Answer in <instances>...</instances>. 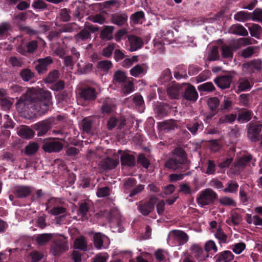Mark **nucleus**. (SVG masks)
Segmentation results:
<instances>
[{
  "label": "nucleus",
  "mask_w": 262,
  "mask_h": 262,
  "mask_svg": "<svg viewBox=\"0 0 262 262\" xmlns=\"http://www.w3.org/2000/svg\"><path fill=\"white\" fill-rule=\"evenodd\" d=\"M51 93L41 89L33 88L28 90L16 104V108L19 113L26 111V105L30 107L39 115L45 114L52 104Z\"/></svg>",
  "instance_id": "f257e3e1"
},
{
  "label": "nucleus",
  "mask_w": 262,
  "mask_h": 262,
  "mask_svg": "<svg viewBox=\"0 0 262 262\" xmlns=\"http://www.w3.org/2000/svg\"><path fill=\"white\" fill-rule=\"evenodd\" d=\"M173 32L171 31H167L166 32L160 30L157 33L156 37L153 40V46L155 52L162 53L164 50V45H168L176 42Z\"/></svg>",
  "instance_id": "f03ea898"
},
{
  "label": "nucleus",
  "mask_w": 262,
  "mask_h": 262,
  "mask_svg": "<svg viewBox=\"0 0 262 262\" xmlns=\"http://www.w3.org/2000/svg\"><path fill=\"white\" fill-rule=\"evenodd\" d=\"M189 239V236L182 230H172L168 233L167 241L171 246H181L186 244Z\"/></svg>",
  "instance_id": "7ed1b4c3"
},
{
  "label": "nucleus",
  "mask_w": 262,
  "mask_h": 262,
  "mask_svg": "<svg viewBox=\"0 0 262 262\" xmlns=\"http://www.w3.org/2000/svg\"><path fill=\"white\" fill-rule=\"evenodd\" d=\"M216 197V194L210 189H206L201 191L197 199V202L201 207H204L212 203Z\"/></svg>",
  "instance_id": "20e7f679"
},
{
  "label": "nucleus",
  "mask_w": 262,
  "mask_h": 262,
  "mask_svg": "<svg viewBox=\"0 0 262 262\" xmlns=\"http://www.w3.org/2000/svg\"><path fill=\"white\" fill-rule=\"evenodd\" d=\"M68 249L69 246L67 238L63 236H61L53 244L51 249V253L53 255L59 256L67 251Z\"/></svg>",
  "instance_id": "39448f33"
},
{
  "label": "nucleus",
  "mask_w": 262,
  "mask_h": 262,
  "mask_svg": "<svg viewBox=\"0 0 262 262\" xmlns=\"http://www.w3.org/2000/svg\"><path fill=\"white\" fill-rule=\"evenodd\" d=\"M157 202L155 196H151L148 201L144 203H137L138 210L143 215H147L153 211Z\"/></svg>",
  "instance_id": "423d86ee"
},
{
  "label": "nucleus",
  "mask_w": 262,
  "mask_h": 262,
  "mask_svg": "<svg viewBox=\"0 0 262 262\" xmlns=\"http://www.w3.org/2000/svg\"><path fill=\"white\" fill-rule=\"evenodd\" d=\"M62 148V144L55 139L46 140L42 145V149L48 152H59Z\"/></svg>",
  "instance_id": "0eeeda50"
},
{
  "label": "nucleus",
  "mask_w": 262,
  "mask_h": 262,
  "mask_svg": "<svg viewBox=\"0 0 262 262\" xmlns=\"http://www.w3.org/2000/svg\"><path fill=\"white\" fill-rule=\"evenodd\" d=\"M94 242L95 246L98 249L106 248L110 244L108 237L100 233H96L95 234L94 236Z\"/></svg>",
  "instance_id": "6e6552de"
},
{
  "label": "nucleus",
  "mask_w": 262,
  "mask_h": 262,
  "mask_svg": "<svg viewBox=\"0 0 262 262\" xmlns=\"http://www.w3.org/2000/svg\"><path fill=\"white\" fill-rule=\"evenodd\" d=\"M37 64L35 69L39 74H42L48 70V67L53 62V60L50 56H47L44 58H40L37 60Z\"/></svg>",
  "instance_id": "1a4fd4ad"
},
{
  "label": "nucleus",
  "mask_w": 262,
  "mask_h": 262,
  "mask_svg": "<svg viewBox=\"0 0 262 262\" xmlns=\"http://www.w3.org/2000/svg\"><path fill=\"white\" fill-rule=\"evenodd\" d=\"M261 124H253L250 123L248 130V137L252 141L259 140V134L261 130Z\"/></svg>",
  "instance_id": "9d476101"
},
{
  "label": "nucleus",
  "mask_w": 262,
  "mask_h": 262,
  "mask_svg": "<svg viewBox=\"0 0 262 262\" xmlns=\"http://www.w3.org/2000/svg\"><path fill=\"white\" fill-rule=\"evenodd\" d=\"M148 66L146 64H138L130 70V74L135 77H140L145 75Z\"/></svg>",
  "instance_id": "9b49d317"
},
{
  "label": "nucleus",
  "mask_w": 262,
  "mask_h": 262,
  "mask_svg": "<svg viewBox=\"0 0 262 262\" xmlns=\"http://www.w3.org/2000/svg\"><path fill=\"white\" fill-rule=\"evenodd\" d=\"M121 151L119 150L118 153L114 155L113 159L110 158H106L103 162V166L106 169H112L116 167L119 163L120 158L119 154H121Z\"/></svg>",
  "instance_id": "f8f14e48"
},
{
  "label": "nucleus",
  "mask_w": 262,
  "mask_h": 262,
  "mask_svg": "<svg viewBox=\"0 0 262 262\" xmlns=\"http://www.w3.org/2000/svg\"><path fill=\"white\" fill-rule=\"evenodd\" d=\"M128 41L129 42V50L130 52H134L140 49L143 42L142 40L139 37L134 35H131L128 37Z\"/></svg>",
  "instance_id": "ddd939ff"
},
{
  "label": "nucleus",
  "mask_w": 262,
  "mask_h": 262,
  "mask_svg": "<svg viewBox=\"0 0 262 262\" xmlns=\"http://www.w3.org/2000/svg\"><path fill=\"white\" fill-rule=\"evenodd\" d=\"M184 97L189 101H195L198 98V94L194 86L188 84L184 92Z\"/></svg>",
  "instance_id": "4468645a"
},
{
  "label": "nucleus",
  "mask_w": 262,
  "mask_h": 262,
  "mask_svg": "<svg viewBox=\"0 0 262 262\" xmlns=\"http://www.w3.org/2000/svg\"><path fill=\"white\" fill-rule=\"evenodd\" d=\"M79 95L82 98L87 100H93L96 98L95 89L91 87H87L80 90Z\"/></svg>",
  "instance_id": "2eb2a0df"
},
{
  "label": "nucleus",
  "mask_w": 262,
  "mask_h": 262,
  "mask_svg": "<svg viewBox=\"0 0 262 262\" xmlns=\"http://www.w3.org/2000/svg\"><path fill=\"white\" fill-rule=\"evenodd\" d=\"M232 77L229 75L219 77L214 80L216 84L222 89H225L230 86Z\"/></svg>",
  "instance_id": "dca6fc26"
},
{
  "label": "nucleus",
  "mask_w": 262,
  "mask_h": 262,
  "mask_svg": "<svg viewBox=\"0 0 262 262\" xmlns=\"http://www.w3.org/2000/svg\"><path fill=\"white\" fill-rule=\"evenodd\" d=\"M34 128L38 131V136H41L45 135L50 129V124L48 122L46 121H40L33 125Z\"/></svg>",
  "instance_id": "f3484780"
},
{
  "label": "nucleus",
  "mask_w": 262,
  "mask_h": 262,
  "mask_svg": "<svg viewBox=\"0 0 262 262\" xmlns=\"http://www.w3.org/2000/svg\"><path fill=\"white\" fill-rule=\"evenodd\" d=\"M261 67V61L259 59L254 60L243 65V72L247 73L249 70L252 71L253 69L259 70Z\"/></svg>",
  "instance_id": "a211bd4d"
},
{
  "label": "nucleus",
  "mask_w": 262,
  "mask_h": 262,
  "mask_svg": "<svg viewBox=\"0 0 262 262\" xmlns=\"http://www.w3.org/2000/svg\"><path fill=\"white\" fill-rule=\"evenodd\" d=\"M159 127L161 130H165L167 132H170L177 128L176 122L172 120L165 121L158 123Z\"/></svg>",
  "instance_id": "6ab92c4d"
},
{
  "label": "nucleus",
  "mask_w": 262,
  "mask_h": 262,
  "mask_svg": "<svg viewBox=\"0 0 262 262\" xmlns=\"http://www.w3.org/2000/svg\"><path fill=\"white\" fill-rule=\"evenodd\" d=\"M120 156V160L122 165H127L129 166H134L135 164V158L126 152L121 151Z\"/></svg>",
  "instance_id": "aec40b11"
},
{
  "label": "nucleus",
  "mask_w": 262,
  "mask_h": 262,
  "mask_svg": "<svg viewBox=\"0 0 262 262\" xmlns=\"http://www.w3.org/2000/svg\"><path fill=\"white\" fill-rule=\"evenodd\" d=\"M114 27L112 26H105L100 33V37L102 39L111 40L113 38V33Z\"/></svg>",
  "instance_id": "412c9836"
},
{
  "label": "nucleus",
  "mask_w": 262,
  "mask_h": 262,
  "mask_svg": "<svg viewBox=\"0 0 262 262\" xmlns=\"http://www.w3.org/2000/svg\"><path fill=\"white\" fill-rule=\"evenodd\" d=\"M252 159L250 155L243 156L239 158L235 163L236 170H239L246 166Z\"/></svg>",
  "instance_id": "4be33fe9"
},
{
  "label": "nucleus",
  "mask_w": 262,
  "mask_h": 262,
  "mask_svg": "<svg viewBox=\"0 0 262 262\" xmlns=\"http://www.w3.org/2000/svg\"><path fill=\"white\" fill-rule=\"evenodd\" d=\"M115 105L113 101L110 98H106L103 101L101 107V111L103 113L109 114L114 111Z\"/></svg>",
  "instance_id": "5701e85b"
},
{
  "label": "nucleus",
  "mask_w": 262,
  "mask_h": 262,
  "mask_svg": "<svg viewBox=\"0 0 262 262\" xmlns=\"http://www.w3.org/2000/svg\"><path fill=\"white\" fill-rule=\"evenodd\" d=\"M180 93V86L178 84H172L167 88V94L172 99L177 98Z\"/></svg>",
  "instance_id": "b1692460"
},
{
  "label": "nucleus",
  "mask_w": 262,
  "mask_h": 262,
  "mask_svg": "<svg viewBox=\"0 0 262 262\" xmlns=\"http://www.w3.org/2000/svg\"><path fill=\"white\" fill-rule=\"evenodd\" d=\"M112 22L118 26L124 25L127 21V16L125 14H116L112 17Z\"/></svg>",
  "instance_id": "393cba45"
},
{
  "label": "nucleus",
  "mask_w": 262,
  "mask_h": 262,
  "mask_svg": "<svg viewBox=\"0 0 262 262\" xmlns=\"http://www.w3.org/2000/svg\"><path fill=\"white\" fill-rule=\"evenodd\" d=\"M252 86V82L246 78H241L238 80V91L239 92L249 90Z\"/></svg>",
  "instance_id": "a878e982"
},
{
  "label": "nucleus",
  "mask_w": 262,
  "mask_h": 262,
  "mask_svg": "<svg viewBox=\"0 0 262 262\" xmlns=\"http://www.w3.org/2000/svg\"><path fill=\"white\" fill-rule=\"evenodd\" d=\"M245 220L248 224H253L255 226H262V219L257 215H252L250 214H246Z\"/></svg>",
  "instance_id": "bb28decb"
},
{
  "label": "nucleus",
  "mask_w": 262,
  "mask_h": 262,
  "mask_svg": "<svg viewBox=\"0 0 262 262\" xmlns=\"http://www.w3.org/2000/svg\"><path fill=\"white\" fill-rule=\"evenodd\" d=\"M74 38L77 42L84 41L91 39V34L89 31L84 29L76 34Z\"/></svg>",
  "instance_id": "cd10ccee"
},
{
  "label": "nucleus",
  "mask_w": 262,
  "mask_h": 262,
  "mask_svg": "<svg viewBox=\"0 0 262 262\" xmlns=\"http://www.w3.org/2000/svg\"><path fill=\"white\" fill-rule=\"evenodd\" d=\"M234 257V255L230 251H225L219 254L217 261L221 262H229L231 261Z\"/></svg>",
  "instance_id": "c85d7f7f"
},
{
  "label": "nucleus",
  "mask_w": 262,
  "mask_h": 262,
  "mask_svg": "<svg viewBox=\"0 0 262 262\" xmlns=\"http://www.w3.org/2000/svg\"><path fill=\"white\" fill-rule=\"evenodd\" d=\"M19 136L25 139H30L34 135V132L28 127H23L17 133Z\"/></svg>",
  "instance_id": "c756f323"
},
{
  "label": "nucleus",
  "mask_w": 262,
  "mask_h": 262,
  "mask_svg": "<svg viewBox=\"0 0 262 262\" xmlns=\"http://www.w3.org/2000/svg\"><path fill=\"white\" fill-rule=\"evenodd\" d=\"M181 164L182 163L177 159L171 158L165 163V166L169 169L176 170L181 168Z\"/></svg>",
  "instance_id": "7c9ffc66"
},
{
  "label": "nucleus",
  "mask_w": 262,
  "mask_h": 262,
  "mask_svg": "<svg viewBox=\"0 0 262 262\" xmlns=\"http://www.w3.org/2000/svg\"><path fill=\"white\" fill-rule=\"evenodd\" d=\"M74 247L83 251L87 249V242L83 236H80L74 241Z\"/></svg>",
  "instance_id": "2f4dec72"
},
{
  "label": "nucleus",
  "mask_w": 262,
  "mask_h": 262,
  "mask_svg": "<svg viewBox=\"0 0 262 262\" xmlns=\"http://www.w3.org/2000/svg\"><path fill=\"white\" fill-rule=\"evenodd\" d=\"M231 32L233 34L243 36H246L248 34L247 30L241 25L233 26L231 29Z\"/></svg>",
  "instance_id": "473e14b6"
},
{
  "label": "nucleus",
  "mask_w": 262,
  "mask_h": 262,
  "mask_svg": "<svg viewBox=\"0 0 262 262\" xmlns=\"http://www.w3.org/2000/svg\"><path fill=\"white\" fill-rule=\"evenodd\" d=\"M27 51H23L20 47L18 49V52L23 55H26L27 52L33 53L37 48V42L36 40H32L29 41L27 45Z\"/></svg>",
  "instance_id": "72a5a7b5"
},
{
  "label": "nucleus",
  "mask_w": 262,
  "mask_h": 262,
  "mask_svg": "<svg viewBox=\"0 0 262 262\" xmlns=\"http://www.w3.org/2000/svg\"><path fill=\"white\" fill-rule=\"evenodd\" d=\"M126 75L125 73L120 70L115 72L114 74L113 81L115 83H124L126 81Z\"/></svg>",
  "instance_id": "f704fd0d"
},
{
  "label": "nucleus",
  "mask_w": 262,
  "mask_h": 262,
  "mask_svg": "<svg viewBox=\"0 0 262 262\" xmlns=\"http://www.w3.org/2000/svg\"><path fill=\"white\" fill-rule=\"evenodd\" d=\"M31 192L30 188L28 186H19L16 189V195L19 198L28 196Z\"/></svg>",
  "instance_id": "c9c22d12"
},
{
  "label": "nucleus",
  "mask_w": 262,
  "mask_h": 262,
  "mask_svg": "<svg viewBox=\"0 0 262 262\" xmlns=\"http://www.w3.org/2000/svg\"><path fill=\"white\" fill-rule=\"evenodd\" d=\"M53 237L51 233H43L38 234L36 237V242L39 245H43L49 242Z\"/></svg>",
  "instance_id": "e433bc0d"
},
{
  "label": "nucleus",
  "mask_w": 262,
  "mask_h": 262,
  "mask_svg": "<svg viewBox=\"0 0 262 262\" xmlns=\"http://www.w3.org/2000/svg\"><path fill=\"white\" fill-rule=\"evenodd\" d=\"M83 62L81 60L77 63V67L78 71L82 74H86L90 72L93 68V64L90 63H87L84 66L81 63Z\"/></svg>",
  "instance_id": "4c0bfd02"
},
{
  "label": "nucleus",
  "mask_w": 262,
  "mask_h": 262,
  "mask_svg": "<svg viewBox=\"0 0 262 262\" xmlns=\"http://www.w3.org/2000/svg\"><path fill=\"white\" fill-rule=\"evenodd\" d=\"M251 14L245 11H239L234 15V19L238 21L244 22L250 19Z\"/></svg>",
  "instance_id": "58836bf2"
},
{
  "label": "nucleus",
  "mask_w": 262,
  "mask_h": 262,
  "mask_svg": "<svg viewBox=\"0 0 262 262\" xmlns=\"http://www.w3.org/2000/svg\"><path fill=\"white\" fill-rule=\"evenodd\" d=\"M252 112L244 110L239 113L237 119L240 122H248L251 118Z\"/></svg>",
  "instance_id": "ea45409f"
},
{
  "label": "nucleus",
  "mask_w": 262,
  "mask_h": 262,
  "mask_svg": "<svg viewBox=\"0 0 262 262\" xmlns=\"http://www.w3.org/2000/svg\"><path fill=\"white\" fill-rule=\"evenodd\" d=\"M144 14L143 11H138L131 16V20L135 24H141L144 20Z\"/></svg>",
  "instance_id": "a19ab883"
},
{
  "label": "nucleus",
  "mask_w": 262,
  "mask_h": 262,
  "mask_svg": "<svg viewBox=\"0 0 262 262\" xmlns=\"http://www.w3.org/2000/svg\"><path fill=\"white\" fill-rule=\"evenodd\" d=\"M248 28L251 36L258 38L261 30V28L258 25L253 24Z\"/></svg>",
  "instance_id": "79ce46f5"
},
{
  "label": "nucleus",
  "mask_w": 262,
  "mask_h": 262,
  "mask_svg": "<svg viewBox=\"0 0 262 262\" xmlns=\"http://www.w3.org/2000/svg\"><path fill=\"white\" fill-rule=\"evenodd\" d=\"M198 89L200 92H211L215 90V87L211 82H205L199 85Z\"/></svg>",
  "instance_id": "37998d69"
},
{
  "label": "nucleus",
  "mask_w": 262,
  "mask_h": 262,
  "mask_svg": "<svg viewBox=\"0 0 262 262\" xmlns=\"http://www.w3.org/2000/svg\"><path fill=\"white\" fill-rule=\"evenodd\" d=\"M238 187L237 183L234 181H229L227 184V186L223 189V191L228 193H234L236 192Z\"/></svg>",
  "instance_id": "c03bdc74"
},
{
  "label": "nucleus",
  "mask_w": 262,
  "mask_h": 262,
  "mask_svg": "<svg viewBox=\"0 0 262 262\" xmlns=\"http://www.w3.org/2000/svg\"><path fill=\"white\" fill-rule=\"evenodd\" d=\"M233 50L229 46L224 45L222 47V56L223 58H230L233 56Z\"/></svg>",
  "instance_id": "a18cd8bd"
},
{
  "label": "nucleus",
  "mask_w": 262,
  "mask_h": 262,
  "mask_svg": "<svg viewBox=\"0 0 262 262\" xmlns=\"http://www.w3.org/2000/svg\"><path fill=\"white\" fill-rule=\"evenodd\" d=\"M236 118L234 114L225 115L222 116L219 120L220 123H232Z\"/></svg>",
  "instance_id": "49530a36"
},
{
  "label": "nucleus",
  "mask_w": 262,
  "mask_h": 262,
  "mask_svg": "<svg viewBox=\"0 0 262 262\" xmlns=\"http://www.w3.org/2000/svg\"><path fill=\"white\" fill-rule=\"evenodd\" d=\"M112 67L111 61L108 60H102L98 63V68L103 72L107 71Z\"/></svg>",
  "instance_id": "de8ad7c7"
},
{
  "label": "nucleus",
  "mask_w": 262,
  "mask_h": 262,
  "mask_svg": "<svg viewBox=\"0 0 262 262\" xmlns=\"http://www.w3.org/2000/svg\"><path fill=\"white\" fill-rule=\"evenodd\" d=\"M215 237L219 241L220 243H225L227 241V236L223 232L220 227L216 228L214 233Z\"/></svg>",
  "instance_id": "09e8293b"
},
{
  "label": "nucleus",
  "mask_w": 262,
  "mask_h": 262,
  "mask_svg": "<svg viewBox=\"0 0 262 262\" xmlns=\"http://www.w3.org/2000/svg\"><path fill=\"white\" fill-rule=\"evenodd\" d=\"M20 76L23 80L28 81L34 76V74L30 70L26 69L21 71Z\"/></svg>",
  "instance_id": "8fccbe9b"
},
{
  "label": "nucleus",
  "mask_w": 262,
  "mask_h": 262,
  "mask_svg": "<svg viewBox=\"0 0 262 262\" xmlns=\"http://www.w3.org/2000/svg\"><path fill=\"white\" fill-rule=\"evenodd\" d=\"M138 61L137 56H133L130 58L125 59L122 62V66L126 68H129L134 63Z\"/></svg>",
  "instance_id": "3c124183"
},
{
  "label": "nucleus",
  "mask_w": 262,
  "mask_h": 262,
  "mask_svg": "<svg viewBox=\"0 0 262 262\" xmlns=\"http://www.w3.org/2000/svg\"><path fill=\"white\" fill-rule=\"evenodd\" d=\"M59 73L58 71L55 70L50 72L47 78H46V82L47 83H53L55 82L59 77Z\"/></svg>",
  "instance_id": "603ef678"
},
{
  "label": "nucleus",
  "mask_w": 262,
  "mask_h": 262,
  "mask_svg": "<svg viewBox=\"0 0 262 262\" xmlns=\"http://www.w3.org/2000/svg\"><path fill=\"white\" fill-rule=\"evenodd\" d=\"M121 91L124 95L130 94L134 91L133 83L130 81H125Z\"/></svg>",
  "instance_id": "864d4df0"
},
{
  "label": "nucleus",
  "mask_w": 262,
  "mask_h": 262,
  "mask_svg": "<svg viewBox=\"0 0 262 262\" xmlns=\"http://www.w3.org/2000/svg\"><path fill=\"white\" fill-rule=\"evenodd\" d=\"M80 29V27L76 23H68L62 28V32H72Z\"/></svg>",
  "instance_id": "5fc2aeb1"
},
{
  "label": "nucleus",
  "mask_w": 262,
  "mask_h": 262,
  "mask_svg": "<svg viewBox=\"0 0 262 262\" xmlns=\"http://www.w3.org/2000/svg\"><path fill=\"white\" fill-rule=\"evenodd\" d=\"M219 202L224 206H235L236 203L233 199L227 196H224L220 199Z\"/></svg>",
  "instance_id": "6e6d98bb"
},
{
  "label": "nucleus",
  "mask_w": 262,
  "mask_h": 262,
  "mask_svg": "<svg viewBox=\"0 0 262 262\" xmlns=\"http://www.w3.org/2000/svg\"><path fill=\"white\" fill-rule=\"evenodd\" d=\"M205 249L207 252L213 251L214 253H216L217 251V248L215 243L212 240H209L206 242Z\"/></svg>",
  "instance_id": "4d7b16f0"
},
{
  "label": "nucleus",
  "mask_w": 262,
  "mask_h": 262,
  "mask_svg": "<svg viewBox=\"0 0 262 262\" xmlns=\"http://www.w3.org/2000/svg\"><path fill=\"white\" fill-rule=\"evenodd\" d=\"M171 78V74L169 69H166L163 71L160 77V81L161 83H164L168 82Z\"/></svg>",
  "instance_id": "13d9d810"
},
{
  "label": "nucleus",
  "mask_w": 262,
  "mask_h": 262,
  "mask_svg": "<svg viewBox=\"0 0 262 262\" xmlns=\"http://www.w3.org/2000/svg\"><path fill=\"white\" fill-rule=\"evenodd\" d=\"M246 248L244 243H238L232 245V250L236 254H241Z\"/></svg>",
  "instance_id": "bf43d9fd"
},
{
  "label": "nucleus",
  "mask_w": 262,
  "mask_h": 262,
  "mask_svg": "<svg viewBox=\"0 0 262 262\" xmlns=\"http://www.w3.org/2000/svg\"><path fill=\"white\" fill-rule=\"evenodd\" d=\"M38 149V145L35 143H30L26 147V153L30 155L35 153Z\"/></svg>",
  "instance_id": "052dcab7"
},
{
  "label": "nucleus",
  "mask_w": 262,
  "mask_h": 262,
  "mask_svg": "<svg viewBox=\"0 0 262 262\" xmlns=\"http://www.w3.org/2000/svg\"><path fill=\"white\" fill-rule=\"evenodd\" d=\"M89 19L94 23H98L100 25L103 24L105 22V18L101 14L91 16L89 17Z\"/></svg>",
  "instance_id": "680f3d73"
},
{
  "label": "nucleus",
  "mask_w": 262,
  "mask_h": 262,
  "mask_svg": "<svg viewBox=\"0 0 262 262\" xmlns=\"http://www.w3.org/2000/svg\"><path fill=\"white\" fill-rule=\"evenodd\" d=\"M127 31L125 29L118 30L115 35V39L116 41L119 42L121 40L124 39L127 35Z\"/></svg>",
  "instance_id": "e2e57ef3"
},
{
  "label": "nucleus",
  "mask_w": 262,
  "mask_h": 262,
  "mask_svg": "<svg viewBox=\"0 0 262 262\" xmlns=\"http://www.w3.org/2000/svg\"><path fill=\"white\" fill-rule=\"evenodd\" d=\"M219 58L218 48L216 46H213L209 54L208 59L210 61H214Z\"/></svg>",
  "instance_id": "0e129e2a"
},
{
  "label": "nucleus",
  "mask_w": 262,
  "mask_h": 262,
  "mask_svg": "<svg viewBox=\"0 0 262 262\" xmlns=\"http://www.w3.org/2000/svg\"><path fill=\"white\" fill-rule=\"evenodd\" d=\"M252 19L255 21H262V9H255L252 12Z\"/></svg>",
  "instance_id": "69168bd1"
},
{
  "label": "nucleus",
  "mask_w": 262,
  "mask_h": 262,
  "mask_svg": "<svg viewBox=\"0 0 262 262\" xmlns=\"http://www.w3.org/2000/svg\"><path fill=\"white\" fill-rule=\"evenodd\" d=\"M110 189L108 187H103L97 189V196L99 198L107 196L110 194Z\"/></svg>",
  "instance_id": "338daca9"
},
{
  "label": "nucleus",
  "mask_w": 262,
  "mask_h": 262,
  "mask_svg": "<svg viewBox=\"0 0 262 262\" xmlns=\"http://www.w3.org/2000/svg\"><path fill=\"white\" fill-rule=\"evenodd\" d=\"M208 105L211 110H215L219 105V100L216 97H212L208 99Z\"/></svg>",
  "instance_id": "774afa93"
}]
</instances>
